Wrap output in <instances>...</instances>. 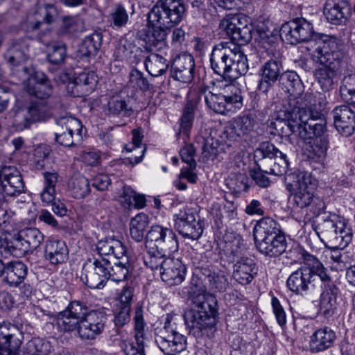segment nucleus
<instances>
[{
	"label": "nucleus",
	"mask_w": 355,
	"mask_h": 355,
	"mask_svg": "<svg viewBox=\"0 0 355 355\" xmlns=\"http://www.w3.org/2000/svg\"><path fill=\"white\" fill-rule=\"evenodd\" d=\"M216 304V298L211 295H199L193 299L191 308L184 313V322L190 334L197 338L214 337Z\"/></svg>",
	"instance_id": "nucleus-1"
},
{
	"label": "nucleus",
	"mask_w": 355,
	"mask_h": 355,
	"mask_svg": "<svg viewBox=\"0 0 355 355\" xmlns=\"http://www.w3.org/2000/svg\"><path fill=\"white\" fill-rule=\"evenodd\" d=\"M316 45L313 57L314 60L320 63V67L316 69L315 76L322 90L328 92L338 83L344 55L334 41L318 38L316 39Z\"/></svg>",
	"instance_id": "nucleus-2"
},
{
	"label": "nucleus",
	"mask_w": 355,
	"mask_h": 355,
	"mask_svg": "<svg viewBox=\"0 0 355 355\" xmlns=\"http://www.w3.org/2000/svg\"><path fill=\"white\" fill-rule=\"evenodd\" d=\"M254 156L258 168L250 171V176L261 187H267L270 184L266 174L279 176L285 174L288 168L286 154L269 141L261 142L255 149Z\"/></svg>",
	"instance_id": "nucleus-3"
},
{
	"label": "nucleus",
	"mask_w": 355,
	"mask_h": 355,
	"mask_svg": "<svg viewBox=\"0 0 355 355\" xmlns=\"http://www.w3.org/2000/svg\"><path fill=\"white\" fill-rule=\"evenodd\" d=\"M300 254L305 266L290 275L286 286L291 291L303 295L313 290L320 282H329L330 277L327 269L315 256L304 250H301Z\"/></svg>",
	"instance_id": "nucleus-4"
},
{
	"label": "nucleus",
	"mask_w": 355,
	"mask_h": 355,
	"mask_svg": "<svg viewBox=\"0 0 355 355\" xmlns=\"http://www.w3.org/2000/svg\"><path fill=\"white\" fill-rule=\"evenodd\" d=\"M279 35L285 42L295 45L300 42H307L306 49L314 54L316 39L322 38L325 41H332L327 35L316 34L311 23L304 18H295L282 25Z\"/></svg>",
	"instance_id": "nucleus-5"
},
{
	"label": "nucleus",
	"mask_w": 355,
	"mask_h": 355,
	"mask_svg": "<svg viewBox=\"0 0 355 355\" xmlns=\"http://www.w3.org/2000/svg\"><path fill=\"white\" fill-rule=\"evenodd\" d=\"M226 88L230 94L227 91L218 94L207 89L202 92L207 106L215 113L225 115L236 112L243 107L241 91L234 85H226Z\"/></svg>",
	"instance_id": "nucleus-6"
},
{
	"label": "nucleus",
	"mask_w": 355,
	"mask_h": 355,
	"mask_svg": "<svg viewBox=\"0 0 355 355\" xmlns=\"http://www.w3.org/2000/svg\"><path fill=\"white\" fill-rule=\"evenodd\" d=\"M173 317L167 315L163 327L155 329V343L166 355H175L187 347V338L178 332Z\"/></svg>",
	"instance_id": "nucleus-7"
},
{
	"label": "nucleus",
	"mask_w": 355,
	"mask_h": 355,
	"mask_svg": "<svg viewBox=\"0 0 355 355\" xmlns=\"http://www.w3.org/2000/svg\"><path fill=\"white\" fill-rule=\"evenodd\" d=\"M185 10L182 0H159L148 14V22L171 28L182 20Z\"/></svg>",
	"instance_id": "nucleus-8"
},
{
	"label": "nucleus",
	"mask_w": 355,
	"mask_h": 355,
	"mask_svg": "<svg viewBox=\"0 0 355 355\" xmlns=\"http://www.w3.org/2000/svg\"><path fill=\"white\" fill-rule=\"evenodd\" d=\"M44 234L35 227L20 230L7 243L6 249L14 257H21L32 253L44 241Z\"/></svg>",
	"instance_id": "nucleus-9"
},
{
	"label": "nucleus",
	"mask_w": 355,
	"mask_h": 355,
	"mask_svg": "<svg viewBox=\"0 0 355 355\" xmlns=\"http://www.w3.org/2000/svg\"><path fill=\"white\" fill-rule=\"evenodd\" d=\"M219 27L236 45H243L251 40L252 26L244 15H229L220 21Z\"/></svg>",
	"instance_id": "nucleus-10"
},
{
	"label": "nucleus",
	"mask_w": 355,
	"mask_h": 355,
	"mask_svg": "<svg viewBox=\"0 0 355 355\" xmlns=\"http://www.w3.org/2000/svg\"><path fill=\"white\" fill-rule=\"evenodd\" d=\"M21 76H19L23 81L26 80L25 89L27 93L38 99L46 100L53 94V86L44 73L37 71L32 67H22Z\"/></svg>",
	"instance_id": "nucleus-11"
},
{
	"label": "nucleus",
	"mask_w": 355,
	"mask_h": 355,
	"mask_svg": "<svg viewBox=\"0 0 355 355\" xmlns=\"http://www.w3.org/2000/svg\"><path fill=\"white\" fill-rule=\"evenodd\" d=\"M268 50L269 54L272 56L261 65L259 71L260 80L258 84V89L265 94H267L272 88L275 83L279 81L284 71L280 53L275 51L272 46Z\"/></svg>",
	"instance_id": "nucleus-12"
},
{
	"label": "nucleus",
	"mask_w": 355,
	"mask_h": 355,
	"mask_svg": "<svg viewBox=\"0 0 355 355\" xmlns=\"http://www.w3.org/2000/svg\"><path fill=\"white\" fill-rule=\"evenodd\" d=\"M235 43L220 42L213 47L211 55V67L214 72L229 81L231 69L234 66Z\"/></svg>",
	"instance_id": "nucleus-13"
},
{
	"label": "nucleus",
	"mask_w": 355,
	"mask_h": 355,
	"mask_svg": "<svg viewBox=\"0 0 355 355\" xmlns=\"http://www.w3.org/2000/svg\"><path fill=\"white\" fill-rule=\"evenodd\" d=\"M146 247H153L163 252H175L178 250V238L172 229L155 225L150 227L145 237Z\"/></svg>",
	"instance_id": "nucleus-14"
},
{
	"label": "nucleus",
	"mask_w": 355,
	"mask_h": 355,
	"mask_svg": "<svg viewBox=\"0 0 355 355\" xmlns=\"http://www.w3.org/2000/svg\"><path fill=\"white\" fill-rule=\"evenodd\" d=\"M110 261L104 257L88 259L83 265L81 279H85V284L92 289L103 288L107 281Z\"/></svg>",
	"instance_id": "nucleus-15"
},
{
	"label": "nucleus",
	"mask_w": 355,
	"mask_h": 355,
	"mask_svg": "<svg viewBox=\"0 0 355 355\" xmlns=\"http://www.w3.org/2000/svg\"><path fill=\"white\" fill-rule=\"evenodd\" d=\"M55 139L60 145L71 147L82 139V124L79 120L70 116H62L56 119Z\"/></svg>",
	"instance_id": "nucleus-16"
},
{
	"label": "nucleus",
	"mask_w": 355,
	"mask_h": 355,
	"mask_svg": "<svg viewBox=\"0 0 355 355\" xmlns=\"http://www.w3.org/2000/svg\"><path fill=\"white\" fill-rule=\"evenodd\" d=\"M315 184L311 174L300 172L293 183L287 184L288 189L293 196L295 205L300 208L311 205L314 197Z\"/></svg>",
	"instance_id": "nucleus-17"
},
{
	"label": "nucleus",
	"mask_w": 355,
	"mask_h": 355,
	"mask_svg": "<svg viewBox=\"0 0 355 355\" xmlns=\"http://www.w3.org/2000/svg\"><path fill=\"white\" fill-rule=\"evenodd\" d=\"M318 232L321 241L327 240L333 248H345L351 241L349 235L340 222H335L330 218L324 219L318 225Z\"/></svg>",
	"instance_id": "nucleus-18"
},
{
	"label": "nucleus",
	"mask_w": 355,
	"mask_h": 355,
	"mask_svg": "<svg viewBox=\"0 0 355 355\" xmlns=\"http://www.w3.org/2000/svg\"><path fill=\"white\" fill-rule=\"evenodd\" d=\"M24 192V182L20 172L14 166L0 168V202L5 196H16Z\"/></svg>",
	"instance_id": "nucleus-19"
},
{
	"label": "nucleus",
	"mask_w": 355,
	"mask_h": 355,
	"mask_svg": "<svg viewBox=\"0 0 355 355\" xmlns=\"http://www.w3.org/2000/svg\"><path fill=\"white\" fill-rule=\"evenodd\" d=\"M175 229L184 238L191 240L198 239L203 232V228L198 216L190 209H184L174 216Z\"/></svg>",
	"instance_id": "nucleus-20"
},
{
	"label": "nucleus",
	"mask_w": 355,
	"mask_h": 355,
	"mask_svg": "<svg viewBox=\"0 0 355 355\" xmlns=\"http://www.w3.org/2000/svg\"><path fill=\"white\" fill-rule=\"evenodd\" d=\"M316 99L313 93H304L288 96L282 105L287 117L300 119V116L305 113L310 114V111H315Z\"/></svg>",
	"instance_id": "nucleus-21"
},
{
	"label": "nucleus",
	"mask_w": 355,
	"mask_h": 355,
	"mask_svg": "<svg viewBox=\"0 0 355 355\" xmlns=\"http://www.w3.org/2000/svg\"><path fill=\"white\" fill-rule=\"evenodd\" d=\"M29 40L26 38H15L11 40L9 47L5 53V58L8 62L17 67L13 73L21 76L23 63L28 58Z\"/></svg>",
	"instance_id": "nucleus-22"
},
{
	"label": "nucleus",
	"mask_w": 355,
	"mask_h": 355,
	"mask_svg": "<svg viewBox=\"0 0 355 355\" xmlns=\"http://www.w3.org/2000/svg\"><path fill=\"white\" fill-rule=\"evenodd\" d=\"M106 320L104 312L91 311L87 317L80 322L78 333L80 338L87 340L96 339L103 331Z\"/></svg>",
	"instance_id": "nucleus-23"
},
{
	"label": "nucleus",
	"mask_w": 355,
	"mask_h": 355,
	"mask_svg": "<svg viewBox=\"0 0 355 355\" xmlns=\"http://www.w3.org/2000/svg\"><path fill=\"white\" fill-rule=\"evenodd\" d=\"M278 117L282 119L274 123V127L277 135L281 137L288 138L291 142H292L294 137L306 140L307 136L306 130L304 128L301 129L299 119H295L287 117L283 105L279 111Z\"/></svg>",
	"instance_id": "nucleus-24"
},
{
	"label": "nucleus",
	"mask_w": 355,
	"mask_h": 355,
	"mask_svg": "<svg viewBox=\"0 0 355 355\" xmlns=\"http://www.w3.org/2000/svg\"><path fill=\"white\" fill-rule=\"evenodd\" d=\"M334 125L343 136L352 135L355 130V114L347 105L336 107L332 111Z\"/></svg>",
	"instance_id": "nucleus-25"
},
{
	"label": "nucleus",
	"mask_w": 355,
	"mask_h": 355,
	"mask_svg": "<svg viewBox=\"0 0 355 355\" xmlns=\"http://www.w3.org/2000/svg\"><path fill=\"white\" fill-rule=\"evenodd\" d=\"M300 128L306 130V139H311L313 134L315 137H322L326 131V119L322 113L318 111H310L300 116Z\"/></svg>",
	"instance_id": "nucleus-26"
},
{
	"label": "nucleus",
	"mask_w": 355,
	"mask_h": 355,
	"mask_svg": "<svg viewBox=\"0 0 355 355\" xmlns=\"http://www.w3.org/2000/svg\"><path fill=\"white\" fill-rule=\"evenodd\" d=\"M186 267L178 259L168 258L160 272L161 279L168 286L178 285L184 279Z\"/></svg>",
	"instance_id": "nucleus-27"
},
{
	"label": "nucleus",
	"mask_w": 355,
	"mask_h": 355,
	"mask_svg": "<svg viewBox=\"0 0 355 355\" xmlns=\"http://www.w3.org/2000/svg\"><path fill=\"white\" fill-rule=\"evenodd\" d=\"M135 340L137 347L135 348L131 343L126 345L124 349L127 355H145V327L146 322L143 315V309L141 306H137L134 315Z\"/></svg>",
	"instance_id": "nucleus-28"
},
{
	"label": "nucleus",
	"mask_w": 355,
	"mask_h": 355,
	"mask_svg": "<svg viewBox=\"0 0 355 355\" xmlns=\"http://www.w3.org/2000/svg\"><path fill=\"white\" fill-rule=\"evenodd\" d=\"M195 64L193 58L189 55L178 57L171 67L172 77L182 83H190L193 78Z\"/></svg>",
	"instance_id": "nucleus-29"
},
{
	"label": "nucleus",
	"mask_w": 355,
	"mask_h": 355,
	"mask_svg": "<svg viewBox=\"0 0 355 355\" xmlns=\"http://www.w3.org/2000/svg\"><path fill=\"white\" fill-rule=\"evenodd\" d=\"M109 117L128 118L134 114V110L128 96H113L108 100L103 110Z\"/></svg>",
	"instance_id": "nucleus-30"
},
{
	"label": "nucleus",
	"mask_w": 355,
	"mask_h": 355,
	"mask_svg": "<svg viewBox=\"0 0 355 355\" xmlns=\"http://www.w3.org/2000/svg\"><path fill=\"white\" fill-rule=\"evenodd\" d=\"M233 268V278L243 285L250 284L258 272L256 263L250 257H241L234 264Z\"/></svg>",
	"instance_id": "nucleus-31"
},
{
	"label": "nucleus",
	"mask_w": 355,
	"mask_h": 355,
	"mask_svg": "<svg viewBox=\"0 0 355 355\" xmlns=\"http://www.w3.org/2000/svg\"><path fill=\"white\" fill-rule=\"evenodd\" d=\"M254 128V121L249 115L238 116L233 119L223 132L227 139L237 140L249 134Z\"/></svg>",
	"instance_id": "nucleus-32"
},
{
	"label": "nucleus",
	"mask_w": 355,
	"mask_h": 355,
	"mask_svg": "<svg viewBox=\"0 0 355 355\" xmlns=\"http://www.w3.org/2000/svg\"><path fill=\"white\" fill-rule=\"evenodd\" d=\"M348 2L345 0H327L324 6V15L334 24L345 22L349 13Z\"/></svg>",
	"instance_id": "nucleus-33"
},
{
	"label": "nucleus",
	"mask_w": 355,
	"mask_h": 355,
	"mask_svg": "<svg viewBox=\"0 0 355 355\" xmlns=\"http://www.w3.org/2000/svg\"><path fill=\"white\" fill-rule=\"evenodd\" d=\"M335 339L336 334L329 327L319 329L311 336L310 350L313 353L323 352L333 345Z\"/></svg>",
	"instance_id": "nucleus-34"
},
{
	"label": "nucleus",
	"mask_w": 355,
	"mask_h": 355,
	"mask_svg": "<svg viewBox=\"0 0 355 355\" xmlns=\"http://www.w3.org/2000/svg\"><path fill=\"white\" fill-rule=\"evenodd\" d=\"M67 245L61 240H48L44 248V257L53 265L64 263L68 258Z\"/></svg>",
	"instance_id": "nucleus-35"
},
{
	"label": "nucleus",
	"mask_w": 355,
	"mask_h": 355,
	"mask_svg": "<svg viewBox=\"0 0 355 355\" xmlns=\"http://www.w3.org/2000/svg\"><path fill=\"white\" fill-rule=\"evenodd\" d=\"M255 244L257 250L261 254L270 257L280 256L286 251L287 247L284 235L257 241Z\"/></svg>",
	"instance_id": "nucleus-36"
},
{
	"label": "nucleus",
	"mask_w": 355,
	"mask_h": 355,
	"mask_svg": "<svg viewBox=\"0 0 355 355\" xmlns=\"http://www.w3.org/2000/svg\"><path fill=\"white\" fill-rule=\"evenodd\" d=\"M284 235L279 229V225L272 218L267 217L259 220L254 228V241Z\"/></svg>",
	"instance_id": "nucleus-37"
},
{
	"label": "nucleus",
	"mask_w": 355,
	"mask_h": 355,
	"mask_svg": "<svg viewBox=\"0 0 355 355\" xmlns=\"http://www.w3.org/2000/svg\"><path fill=\"white\" fill-rule=\"evenodd\" d=\"M28 268L21 261H10L6 264L3 281L10 286H17L26 278Z\"/></svg>",
	"instance_id": "nucleus-38"
},
{
	"label": "nucleus",
	"mask_w": 355,
	"mask_h": 355,
	"mask_svg": "<svg viewBox=\"0 0 355 355\" xmlns=\"http://www.w3.org/2000/svg\"><path fill=\"white\" fill-rule=\"evenodd\" d=\"M153 27L146 36V43L151 50L160 51L166 46V37L170 27L151 24Z\"/></svg>",
	"instance_id": "nucleus-39"
},
{
	"label": "nucleus",
	"mask_w": 355,
	"mask_h": 355,
	"mask_svg": "<svg viewBox=\"0 0 355 355\" xmlns=\"http://www.w3.org/2000/svg\"><path fill=\"white\" fill-rule=\"evenodd\" d=\"M85 29L83 19L77 16H65L57 30L59 37H71L73 35L81 33Z\"/></svg>",
	"instance_id": "nucleus-40"
},
{
	"label": "nucleus",
	"mask_w": 355,
	"mask_h": 355,
	"mask_svg": "<svg viewBox=\"0 0 355 355\" xmlns=\"http://www.w3.org/2000/svg\"><path fill=\"white\" fill-rule=\"evenodd\" d=\"M279 85L285 92L291 96L302 92L303 84L297 73L293 71H284L279 78Z\"/></svg>",
	"instance_id": "nucleus-41"
},
{
	"label": "nucleus",
	"mask_w": 355,
	"mask_h": 355,
	"mask_svg": "<svg viewBox=\"0 0 355 355\" xmlns=\"http://www.w3.org/2000/svg\"><path fill=\"white\" fill-rule=\"evenodd\" d=\"M144 64L148 73L153 77L163 75L168 68V60L156 53H151L146 57Z\"/></svg>",
	"instance_id": "nucleus-42"
},
{
	"label": "nucleus",
	"mask_w": 355,
	"mask_h": 355,
	"mask_svg": "<svg viewBox=\"0 0 355 355\" xmlns=\"http://www.w3.org/2000/svg\"><path fill=\"white\" fill-rule=\"evenodd\" d=\"M149 225V217L139 213L130 220V234L136 242H141L144 238V233Z\"/></svg>",
	"instance_id": "nucleus-43"
},
{
	"label": "nucleus",
	"mask_w": 355,
	"mask_h": 355,
	"mask_svg": "<svg viewBox=\"0 0 355 355\" xmlns=\"http://www.w3.org/2000/svg\"><path fill=\"white\" fill-rule=\"evenodd\" d=\"M102 35L98 32H94L86 36L79 46V53L83 57L95 55L101 46Z\"/></svg>",
	"instance_id": "nucleus-44"
},
{
	"label": "nucleus",
	"mask_w": 355,
	"mask_h": 355,
	"mask_svg": "<svg viewBox=\"0 0 355 355\" xmlns=\"http://www.w3.org/2000/svg\"><path fill=\"white\" fill-rule=\"evenodd\" d=\"M241 45H235L234 54V66L231 69L229 81L232 82L239 76L245 75L248 71V59L241 49Z\"/></svg>",
	"instance_id": "nucleus-45"
},
{
	"label": "nucleus",
	"mask_w": 355,
	"mask_h": 355,
	"mask_svg": "<svg viewBox=\"0 0 355 355\" xmlns=\"http://www.w3.org/2000/svg\"><path fill=\"white\" fill-rule=\"evenodd\" d=\"M44 187L40 193L43 203L50 205L55 200V187L58 182V174L55 172H44Z\"/></svg>",
	"instance_id": "nucleus-46"
},
{
	"label": "nucleus",
	"mask_w": 355,
	"mask_h": 355,
	"mask_svg": "<svg viewBox=\"0 0 355 355\" xmlns=\"http://www.w3.org/2000/svg\"><path fill=\"white\" fill-rule=\"evenodd\" d=\"M147 249V256L144 257V263L146 266L152 270H159V272L163 269L164 263L166 262L168 255L172 252H163L162 251L153 247H146Z\"/></svg>",
	"instance_id": "nucleus-47"
},
{
	"label": "nucleus",
	"mask_w": 355,
	"mask_h": 355,
	"mask_svg": "<svg viewBox=\"0 0 355 355\" xmlns=\"http://www.w3.org/2000/svg\"><path fill=\"white\" fill-rule=\"evenodd\" d=\"M328 147L329 139L327 137H316L310 139L306 149L311 157L320 161L326 157Z\"/></svg>",
	"instance_id": "nucleus-48"
},
{
	"label": "nucleus",
	"mask_w": 355,
	"mask_h": 355,
	"mask_svg": "<svg viewBox=\"0 0 355 355\" xmlns=\"http://www.w3.org/2000/svg\"><path fill=\"white\" fill-rule=\"evenodd\" d=\"M55 324L59 331L70 333L75 330L78 332L80 322L65 309L56 315Z\"/></svg>",
	"instance_id": "nucleus-49"
},
{
	"label": "nucleus",
	"mask_w": 355,
	"mask_h": 355,
	"mask_svg": "<svg viewBox=\"0 0 355 355\" xmlns=\"http://www.w3.org/2000/svg\"><path fill=\"white\" fill-rule=\"evenodd\" d=\"M196 106V100L189 99L184 107L182 116L180 119V132L186 135H189L191 129Z\"/></svg>",
	"instance_id": "nucleus-50"
},
{
	"label": "nucleus",
	"mask_w": 355,
	"mask_h": 355,
	"mask_svg": "<svg viewBox=\"0 0 355 355\" xmlns=\"http://www.w3.org/2000/svg\"><path fill=\"white\" fill-rule=\"evenodd\" d=\"M336 309V295L332 289L324 291L320 296V313L325 318L332 316Z\"/></svg>",
	"instance_id": "nucleus-51"
},
{
	"label": "nucleus",
	"mask_w": 355,
	"mask_h": 355,
	"mask_svg": "<svg viewBox=\"0 0 355 355\" xmlns=\"http://www.w3.org/2000/svg\"><path fill=\"white\" fill-rule=\"evenodd\" d=\"M130 263L128 259L125 261H117L111 266L108 269L107 280L111 279L113 282H120L127 279L129 274Z\"/></svg>",
	"instance_id": "nucleus-52"
},
{
	"label": "nucleus",
	"mask_w": 355,
	"mask_h": 355,
	"mask_svg": "<svg viewBox=\"0 0 355 355\" xmlns=\"http://www.w3.org/2000/svg\"><path fill=\"white\" fill-rule=\"evenodd\" d=\"M53 105L50 101H45L44 103H33L28 108L27 112L29 115L30 121H37L44 120L47 116V112L53 108Z\"/></svg>",
	"instance_id": "nucleus-53"
},
{
	"label": "nucleus",
	"mask_w": 355,
	"mask_h": 355,
	"mask_svg": "<svg viewBox=\"0 0 355 355\" xmlns=\"http://www.w3.org/2000/svg\"><path fill=\"white\" fill-rule=\"evenodd\" d=\"M71 190L74 198L80 199L90 192L89 180L83 175H76L71 179Z\"/></svg>",
	"instance_id": "nucleus-54"
},
{
	"label": "nucleus",
	"mask_w": 355,
	"mask_h": 355,
	"mask_svg": "<svg viewBox=\"0 0 355 355\" xmlns=\"http://www.w3.org/2000/svg\"><path fill=\"white\" fill-rule=\"evenodd\" d=\"M205 273L207 284H208L211 289L222 292L226 289L228 282L226 276L222 272H212L209 270Z\"/></svg>",
	"instance_id": "nucleus-55"
},
{
	"label": "nucleus",
	"mask_w": 355,
	"mask_h": 355,
	"mask_svg": "<svg viewBox=\"0 0 355 355\" xmlns=\"http://www.w3.org/2000/svg\"><path fill=\"white\" fill-rule=\"evenodd\" d=\"M67 57L66 45L63 43H55L48 49L47 58L50 63L60 65Z\"/></svg>",
	"instance_id": "nucleus-56"
},
{
	"label": "nucleus",
	"mask_w": 355,
	"mask_h": 355,
	"mask_svg": "<svg viewBox=\"0 0 355 355\" xmlns=\"http://www.w3.org/2000/svg\"><path fill=\"white\" fill-rule=\"evenodd\" d=\"M109 19L113 26L121 28L127 24L129 17L125 8L121 4H116L111 10Z\"/></svg>",
	"instance_id": "nucleus-57"
},
{
	"label": "nucleus",
	"mask_w": 355,
	"mask_h": 355,
	"mask_svg": "<svg viewBox=\"0 0 355 355\" xmlns=\"http://www.w3.org/2000/svg\"><path fill=\"white\" fill-rule=\"evenodd\" d=\"M79 322H82L91 313L89 308L80 301H72L65 309Z\"/></svg>",
	"instance_id": "nucleus-58"
},
{
	"label": "nucleus",
	"mask_w": 355,
	"mask_h": 355,
	"mask_svg": "<svg viewBox=\"0 0 355 355\" xmlns=\"http://www.w3.org/2000/svg\"><path fill=\"white\" fill-rule=\"evenodd\" d=\"M257 31L263 44L272 46L277 40V32L275 28L271 29L262 24L257 26Z\"/></svg>",
	"instance_id": "nucleus-59"
},
{
	"label": "nucleus",
	"mask_w": 355,
	"mask_h": 355,
	"mask_svg": "<svg viewBox=\"0 0 355 355\" xmlns=\"http://www.w3.org/2000/svg\"><path fill=\"white\" fill-rule=\"evenodd\" d=\"M203 139V146L202 147V158L203 162L209 159H214L218 153V142L213 138H207Z\"/></svg>",
	"instance_id": "nucleus-60"
},
{
	"label": "nucleus",
	"mask_w": 355,
	"mask_h": 355,
	"mask_svg": "<svg viewBox=\"0 0 355 355\" xmlns=\"http://www.w3.org/2000/svg\"><path fill=\"white\" fill-rule=\"evenodd\" d=\"M130 83L133 87L142 91H147L150 89L148 80L144 77L141 71L136 69H132L130 73Z\"/></svg>",
	"instance_id": "nucleus-61"
},
{
	"label": "nucleus",
	"mask_w": 355,
	"mask_h": 355,
	"mask_svg": "<svg viewBox=\"0 0 355 355\" xmlns=\"http://www.w3.org/2000/svg\"><path fill=\"white\" fill-rule=\"evenodd\" d=\"M196 155V149L192 144L185 145L180 150V155L182 162L186 163L191 170L196 168V162L194 159Z\"/></svg>",
	"instance_id": "nucleus-62"
},
{
	"label": "nucleus",
	"mask_w": 355,
	"mask_h": 355,
	"mask_svg": "<svg viewBox=\"0 0 355 355\" xmlns=\"http://www.w3.org/2000/svg\"><path fill=\"white\" fill-rule=\"evenodd\" d=\"M6 340V343L1 344V349L8 350L10 354L15 355V351L19 347L21 343L18 331L17 332L12 331V336H9Z\"/></svg>",
	"instance_id": "nucleus-63"
},
{
	"label": "nucleus",
	"mask_w": 355,
	"mask_h": 355,
	"mask_svg": "<svg viewBox=\"0 0 355 355\" xmlns=\"http://www.w3.org/2000/svg\"><path fill=\"white\" fill-rule=\"evenodd\" d=\"M119 311L116 313L114 317V324L117 327H123L130 320V309L127 306L119 305Z\"/></svg>",
	"instance_id": "nucleus-64"
}]
</instances>
